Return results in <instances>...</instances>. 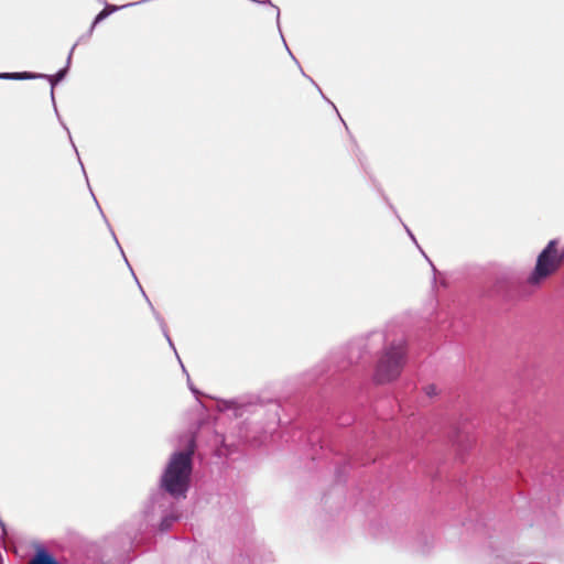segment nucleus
<instances>
[{
  "label": "nucleus",
  "instance_id": "f257e3e1",
  "mask_svg": "<svg viewBox=\"0 0 564 564\" xmlns=\"http://www.w3.org/2000/svg\"><path fill=\"white\" fill-rule=\"evenodd\" d=\"M194 452L195 441L192 438L186 451L174 453L165 468L161 485L173 497H184L188 489Z\"/></svg>",
  "mask_w": 564,
  "mask_h": 564
},
{
  "label": "nucleus",
  "instance_id": "f03ea898",
  "mask_svg": "<svg viewBox=\"0 0 564 564\" xmlns=\"http://www.w3.org/2000/svg\"><path fill=\"white\" fill-rule=\"evenodd\" d=\"M564 264V247H558V240L552 239L538 254L536 262L527 278L530 286H540L547 279L557 273Z\"/></svg>",
  "mask_w": 564,
  "mask_h": 564
},
{
  "label": "nucleus",
  "instance_id": "7ed1b4c3",
  "mask_svg": "<svg viewBox=\"0 0 564 564\" xmlns=\"http://www.w3.org/2000/svg\"><path fill=\"white\" fill-rule=\"evenodd\" d=\"M405 343L400 339L388 345L379 357L373 380L378 384H386L397 380L405 364Z\"/></svg>",
  "mask_w": 564,
  "mask_h": 564
},
{
  "label": "nucleus",
  "instance_id": "20e7f679",
  "mask_svg": "<svg viewBox=\"0 0 564 564\" xmlns=\"http://www.w3.org/2000/svg\"><path fill=\"white\" fill-rule=\"evenodd\" d=\"M29 564H59L42 545L35 546L34 556Z\"/></svg>",
  "mask_w": 564,
  "mask_h": 564
},
{
  "label": "nucleus",
  "instance_id": "39448f33",
  "mask_svg": "<svg viewBox=\"0 0 564 564\" xmlns=\"http://www.w3.org/2000/svg\"><path fill=\"white\" fill-rule=\"evenodd\" d=\"M37 75L31 74V73H1L0 78L1 79H30V78H36Z\"/></svg>",
  "mask_w": 564,
  "mask_h": 564
},
{
  "label": "nucleus",
  "instance_id": "423d86ee",
  "mask_svg": "<svg viewBox=\"0 0 564 564\" xmlns=\"http://www.w3.org/2000/svg\"><path fill=\"white\" fill-rule=\"evenodd\" d=\"M108 11L105 9L102 10L95 19L94 23H93V28L99 23L101 20H104L107 15H108Z\"/></svg>",
  "mask_w": 564,
  "mask_h": 564
},
{
  "label": "nucleus",
  "instance_id": "0eeeda50",
  "mask_svg": "<svg viewBox=\"0 0 564 564\" xmlns=\"http://www.w3.org/2000/svg\"><path fill=\"white\" fill-rule=\"evenodd\" d=\"M435 393V388L434 387H429L427 388V394L432 395Z\"/></svg>",
  "mask_w": 564,
  "mask_h": 564
},
{
  "label": "nucleus",
  "instance_id": "6e6552de",
  "mask_svg": "<svg viewBox=\"0 0 564 564\" xmlns=\"http://www.w3.org/2000/svg\"><path fill=\"white\" fill-rule=\"evenodd\" d=\"M161 525H162V529H167L170 523L167 522V520H164Z\"/></svg>",
  "mask_w": 564,
  "mask_h": 564
}]
</instances>
